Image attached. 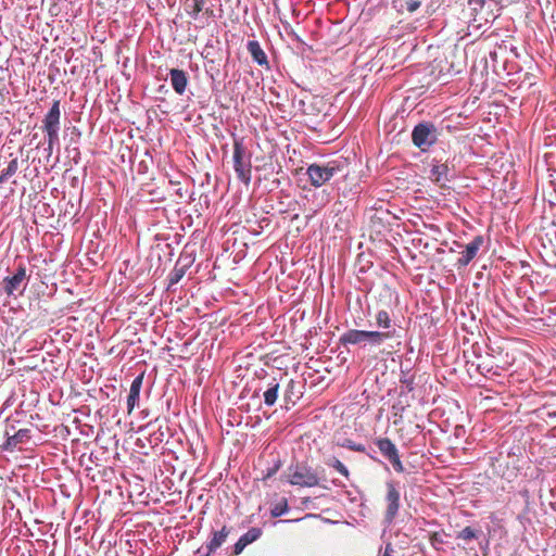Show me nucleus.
I'll return each instance as SVG.
<instances>
[{
    "mask_svg": "<svg viewBox=\"0 0 556 556\" xmlns=\"http://www.w3.org/2000/svg\"><path fill=\"white\" fill-rule=\"evenodd\" d=\"M278 469H279V465H276L274 468L268 469V471L265 475L264 479L270 478L273 475H275L277 472Z\"/></svg>",
    "mask_w": 556,
    "mask_h": 556,
    "instance_id": "32",
    "label": "nucleus"
},
{
    "mask_svg": "<svg viewBox=\"0 0 556 556\" xmlns=\"http://www.w3.org/2000/svg\"><path fill=\"white\" fill-rule=\"evenodd\" d=\"M486 0H468V9L471 11V16L476 20L477 15L482 11Z\"/></svg>",
    "mask_w": 556,
    "mask_h": 556,
    "instance_id": "24",
    "label": "nucleus"
},
{
    "mask_svg": "<svg viewBox=\"0 0 556 556\" xmlns=\"http://www.w3.org/2000/svg\"><path fill=\"white\" fill-rule=\"evenodd\" d=\"M375 320L377 328L389 329L392 326L391 316L384 309H381L376 314Z\"/></svg>",
    "mask_w": 556,
    "mask_h": 556,
    "instance_id": "22",
    "label": "nucleus"
},
{
    "mask_svg": "<svg viewBox=\"0 0 556 556\" xmlns=\"http://www.w3.org/2000/svg\"><path fill=\"white\" fill-rule=\"evenodd\" d=\"M26 279L25 266H18L16 273L11 277H5L2 280L3 289L8 295H12L14 291L18 290L22 282Z\"/></svg>",
    "mask_w": 556,
    "mask_h": 556,
    "instance_id": "11",
    "label": "nucleus"
},
{
    "mask_svg": "<svg viewBox=\"0 0 556 556\" xmlns=\"http://www.w3.org/2000/svg\"><path fill=\"white\" fill-rule=\"evenodd\" d=\"M60 118V100H54L52 106L42 119V129L47 134V137H50V141H53V139H55V135H59Z\"/></svg>",
    "mask_w": 556,
    "mask_h": 556,
    "instance_id": "6",
    "label": "nucleus"
},
{
    "mask_svg": "<svg viewBox=\"0 0 556 556\" xmlns=\"http://www.w3.org/2000/svg\"><path fill=\"white\" fill-rule=\"evenodd\" d=\"M286 477L287 481L291 485L300 488H314L320 485V477L317 471L305 464H296L295 466L289 467Z\"/></svg>",
    "mask_w": 556,
    "mask_h": 556,
    "instance_id": "2",
    "label": "nucleus"
},
{
    "mask_svg": "<svg viewBox=\"0 0 556 556\" xmlns=\"http://www.w3.org/2000/svg\"><path fill=\"white\" fill-rule=\"evenodd\" d=\"M399 3L400 12L415 13L421 5L422 0H395Z\"/></svg>",
    "mask_w": 556,
    "mask_h": 556,
    "instance_id": "21",
    "label": "nucleus"
},
{
    "mask_svg": "<svg viewBox=\"0 0 556 556\" xmlns=\"http://www.w3.org/2000/svg\"><path fill=\"white\" fill-rule=\"evenodd\" d=\"M316 212H317V210H313V211L311 212V214L308 215V217H312L314 214H316Z\"/></svg>",
    "mask_w": 556,
    "mask_h": 556,
    "instance_id": "33",
    "label": "nucleus"
},
{
    "mask_svg": "<svg viewBox=\"0 0 556 556\" xmlns=\"http://www.w3.org/2000/svg\"><path fill=\"white\" fill-rule=\"evenodd\" d=\"M288 511V502L286 498H283L281 502L275 505V507L271 509V516L273 517H280L285 513Z\"/></svg>",
    "mask_w": 556,
    "mask_h": 556,
    "instance_id": "26",
    "label": "nucleus"
},
{
    "mask_svg": "<svg viewBox=\"0 0 556 556\" xmlns=\"http://www.w3.org/2000/svg\"><path fill=\"white\" fill-rule=\"evenodd\" d=\"M233 168L239 180L244 185H250L252 177V165L250 155L247 154L245 148L241 140L233 142Z\"/></svg>",
    "mask_w": 556,
    "mask_h": 556,
    "instance_id": "3",
    "label": "nucleus"
},
{
    "mask_svg": "<svg viewBox=\"0 0 556 556\" xmlns=\"http://www.w3.org/2000/svg\"><path fill=\"white\" fill-rule=\"evenodd\" d=\"M386 503H387V509L384 513V521L387 523H392L395 517L399 514L401 504V494L397 490L396 485L393 482L387 483V494H386Z\"/></svg>",
    "mask_w": 556,
    "mask_h": 556,
    "instance_id": "7",
    "label": "nucleus"
},
{
    "mask_svg": "<svg viewBox=\"0 0 556 556\" xmlns=\"http://www.w3.org/2000/svg\"><path fill=\"white\" fill-rule=\"evenodd\" d=\"M456 539L463 540V541H471L473 539H477V531L472 529L471 527H465L462 531H459L456 534Z\"/></svg>",
    "mask_w": 556,
    "mask_h": 556,
    "instance_id": "25",
    "label": "nucleus"
},
{
    "mask_svg": "<svg viewBox=\"0 0 556 556\" xmlns=\"http://www.w3.org/2000/svg\"><path fill=\"white\" fill-rule=\"evenodd\" d=\"M18 170V160L17 157L11 160L8 166L2 169L0 173V185L7 182L12 176L16 174Z\"/></svg>",
    "mask_w": 556,
    "mask_h": 556,
    "instance_id": "20",
    "label": "nucleus"
},
{
    "mask_svg": "<svg viewBox=\"0 0 556 556\" xmlns=\"http://www.w3.org/2000/svg\"><path fill=\"white\" fill-rule=\"evenodd\" d=\"M484 239L482 236H476L460 253V257L457 260L458 266H467L478 254L479 250L483 245Z\"/></svg>",
    "mask_w": 556,
    "mask_h": 556,
    "instance_id": "9",
    "label": "nucleus"
},
{
    "mask_svg": "<svg viewBox=\"0 0 556 556\" xmlns=\"http://www.w3.org/2000/svg\"><path fill=\"white\" fill-rule=\"evenodd\" d=\"M394 331H369L350 329L340 337V343L346 345H369L379 346L387 339L393 337Z\"/></svg>",
    "mask_w": 556,
    "mask_h": 556,
    "instance_id": "1",
    "label": "nucleus"
},
{
    "mask_svg": "<svg viewBox=\"0 0 556 556\" xmlns=\"http://www.w3.org/2000/svg\"><path fill=\"white\" fill-rule=\"evenodd\" d=\"M29 438L28 429H20L13 435L8 437L7 441L2 445V450L13 451L17 444L26 442Z\"/></svg>",
    "mask_w": 556,
    "mask_h": 556,
    "instance_id": "17",
    "label": "nucleus"
},
{
    "mask_svg": "<svg viewBox=\"0 0 556 556\" xmlns=\"http://www.w3.org/2000/svg\"><path fill=\"white\" fill-rule=\"evenodd\" d=\"M327 466L337 470L340 475H342L345 479H350V471L348 467L339 460L337 457H331L326 460Z\"/></svg>",
    "mask_w": 556,
    "mask_h": 556,
    "instance_id": "23",
    "label": "nucleus"
},
{
    "mask_svg": "<svg viewBox=\"0 0 556 556\" xmlns=\"http://www.w3.org/2000/svg\"><path fill=\"white\" fill-rule=\"evenodd\" d=\"M205 2L206 0H186L184 8L191 17L197 18L203 10Z\"/></svg>",
    "mask_w": 556,
    "mask_h": 556,
    "instance_id": "19",
    "label": "nucleus"
},
{
    "mask_svg": "<svg viewBox=\"0 0 556 556\" xmlns=\"http://www.w3.org/2000/svg\"><path fill=\"white\" fill-rule=\"evenodd\" d=\"M58 141H59V135H55V139H53V141L51 140V142H50V137H48V148H47V150H48L49 155L52 153L54 144L58 143Z\"/></svg>",
    "mask_w": 556,
    "mask_h": 556,
    "instance_id": "31",
    "label": "nucleus"
},
{
    "mask_svg": "<svg viewBox=\"0 0 556 556\" xmlns=\"http://www.w3.org/2000/svg\"><path fill=\"white\" fill-rule=\"evenodd\" d=\"M413 143L421 151H426L437 141V129L432 124L420 123L412 132Z\"/></svg>",
    "mask_w": 556,
    "mask_h": 556,
    "instance_id": "5",
    "label": "nucleus"
},
{
    "mask_svg": "<svg viewBox=\"0 0 556 556\" xmlns=\"http://www.w3.org/2000/svg\"><path fill=\"white\" fill-rule=\"evenodd\" d=\"M429 541L435 548H438V545L443 544V539L439 532H432L430 534Z\"/></svg>",
    "mask_w": 556,
    "mask_h": 556,
    "instance_id": "28",
    "label": "nucleus"
},
{
    "mask_svg": "<svg viewBox=\"0 0 556 556\" xmlns=\"http://www.w3.org/2000/svg\"><path fill=\"white\" fill-rule=\"evenodd\" d=\"M262 529L253 527L242 534L232 547V555H240L243 549L249 545L258 540L262 535Z\"/></svg>",
    "mask_w": 556,
    "mask_h": 556,
    "instance_id": "10",
    "label": "nucleus"
},
{
    "mask_svg": "<svg viewBox=\"0 0 556 556\" xmlns=\"http://www.w3.org/2000/svg\"><path fill=\"white\" fill-rule=\"evenodd\" d=\"M394 549L391 543H388L384 547V551L380 554V556H393Z\"/></svg>",
    "mask_w": 556,
    "mask_h": 556,
    "instance_id": "30",
    "label": "nucleus"
},
{
    "mask_svg": "<svg viewBox=\"0 0 556 556\" xmlns=\"http://www.w3.org/2000/svg\"><path fill=\"white\" fill-rule=\"evenodd\" d=\"M380 453L390 460L396 472H403L404 466L400 459L399 451L395 444L388 438H381L376 441Z\"/></svg>",
    "mask_w": 556,
    "mask_h": 556,
    "instance_id": "8",
    "label": "nucleus"
},
{
    "mask_svg": "<svg viewBox=\"0 0 556 556\" xmlns=\"http://www.w3.org/2000/svg\"><path fill=\"white\" fill-rule=\"evenodd\" d=\"M278 391H279V383L276 381V379H273L267 384V389L264 392V403L267 406H273L277 399H278Z\"/></svg>",
    "mask_w": 556,
    "mask_h": 556,
    "instance_id": "18",
    "label": "nucleus"
},
{
    "mask_svg": "<svg viewBox=\"0 0 556 556\" xmlns=\"http://www.w3.org/2000/svg\"><path fill=\"white\" fill-rule=\"evenodd\" d=\"M230 533V529L227 526H223V528L218 531H213L211 540L206 544L207 553H214L217 548H219L227 540Z\"/></svg>",
    "mask_w": 556,
    "mask_h": 556,
    "instance_id": "14",
    "label": "nucleus"
},
{
    "mask_svg": "<svg viewBox=\"0 0 556 556\" xmlns=\"http://www.w3.org/2000/svg\"><path fill=\"white\" fill-rule=\"evenodd\" d=\"M247 49L251 54L252 59L254 60V62H256L261 66H268L267 55L262 49L258 41L250 40L247 45Z\"/></svg>",
    "mask_w": 556,
    "mask_h": 556,
    "instance_id": "16",
    "label": "nucleus"
},
{
    "mask_svg": "<svg viewBox=\"0 0 556 556\" xmlns=\"http://www.w3.org/2000/svg\"><path fill=\"white\" fill-rule=\"evenodd\" d=\"M448 167L446 164H434L430 170V179L441 188L446 187L448 181Z\"/></svg>",
    "mask_w": 556,
    "mask_h": 556,
    "instance_id": "15",
    "label": "nucleus"
},
{
    "mask_svg": "<svg viewBox=\"0 0 556 556\" xmlns=\"http://www.w3.org/2000/svg\"><path fill=\"white\" fill-rule=\"evenodd\" d=\"M340 170V165L333 161L325 165L312 164L307 167L306 174L314 187H321Z\"/></svg>",
    "mask_w": 556,
    "mask_h": 556,
    "instance_id": "4",
    "label": "nucleus"
},
{
    "mask_svg": "<svg viewBox=\"0 0 556 556\" xmlns=\"http://www.w3.org/2000/svg\"><path fill=\"white\" fill-rule=\"evenodd\" d=\"M142 382H143V374H140L132 380V382L130 384V390H129V394L127 397L128 414H130L134 410V408L136 407V405L139 402V395H140Z\"/></svg>",
    "mask_w": 556,
    "mask_h": 556,
    "instance_id": "13",
    "label": "nucleus"
},
{
    "mask_svg": "<svg viewBox=\"0 0 556 556\" xmlns=\"http://www.w3.org/2000/svg\"><path fill=\"white\" fill-rule=\"evenodd\" d=\"M185 275V270L184 269H178V268H175L173 274H172V277H170V283H177Z\"/></svg>",
    "mask_w": 556,
    "mask_h": 556,
    "instance_id": "29",
    "label": "nucleus"
},
{
    "mask_svg": "<svg viewBox=\"0 0 556 556\" xmlns=\"http://www.w3.org/2000/svg\"><path fill=\"white\" fill-rule=\"evenodd\" d=\"M170 84L178 94H184L188 85V76L185 71L172 68L169 71Z\"/></svg>",
    "mask_w": 556,
    "mask_h": 556,
    "instance_id": "12",
    "label": "nucleus"
},
{
    "mask_svg": "<svg viewBox=\"0 0 556 556\" xmlns=\"http://www.w3.org/2000/svg\"><path fill=\"white\" fill-rule=\"evenodd\" d=\"M342 446L351 450V451H354V452H361V453H365L366 452V447L365 445L363 444H359V443H355L351 440H346Z\"/></svg>",
    "mask_w": 556,
    "mask_h": 556,
    "instance_id": "27",
    "label": "nucleus"
}]
</instances>
